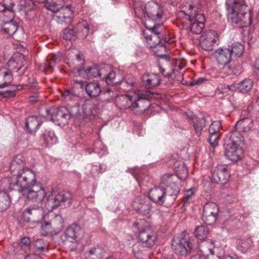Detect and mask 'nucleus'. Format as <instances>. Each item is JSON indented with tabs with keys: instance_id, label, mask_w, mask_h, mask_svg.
<instances>
[{
	"instance_id": "nucleus-50",
	"label": "nucleus",
	"mask_w": 259,
	"mask_h": 259,
	"mask_svg": "<svg viewBox=\"0 0 259 259\" xmlns=\"http://www.w3.org/2000/svg\"><path fill=\"white\" fill-rule=\"evenodd\" d=\"M64 100L66 102L74 101L77 98V96L72 90H66L62 93Z\"/></svg>"
},
{
	"instance_id": "nucleus-38",
	"label": "nucleus",
	"mask_w": 259,
	"mask_h": 259,
	"mask_svg": "<svg viewBox=\"0 0 259 259\" xmlns=\"http://www.w3.org/2000/svg\"><path fill=\"white\" fill-rule=\"evenodd\" d=\"M2 29L5 33L10 35H13L18 30V25L14 21L5 22Z\"/></svg>"
},
{
	"instance_id": "nucleus-61",
	"label": "nucleus",
	"mask_w": 259,
	"mask_h": 259,
	"mask_svg": "<svg viewBox=\"0 0 259 259\" xmlns=\"http://www.w3.org/2000/svg\"><path fill=\"white\" fill-rule=\"evenodd\" d=\"M135 79L134 78L132 77L131 78H128L124 82H123V83H126L127 86H128L130 88L128 90L131 89V88L134 87L135 84Z\"/></svg>"
},
{
	"instance_id": "nucleus-58",
	"label": "nucleus",
	"mask_w": 259,
	"mask_h": 259,
	"mask_svg": "<svg viewBox=\"0 0 259 259\" xmlns=\"http://www.w3.org/2000/svg\"><path fill=\"white\" fill-rule=\"evenodd\" d=\"M38 251H47L48 248L46 244H44L42 239H37L34 245Z\"/></svg>"
},
{
	"instance_id": "nucleus-36",
	"label": "nucleus",
	"mask_w": 259,
	"mask_h": 259,
	"mask_svg": "<svg viewBox=\"0 0 259 259\" xmlns=\"http://www.w3.org/2000/svg\"><path fill=\"white\" fill-rule=\"evenodd\" d=\"M2 188V187L0 186ZM3 189V188H2ZM4 191L0 192V211H4L6 210L10 206L11 200L9 194Z\"/></svg>"
},
{
	"instance_id": "nucleus-35",
	"label": "nucleus",
	"mask_w": 259,
	"mask_h": 259,
	"mask_svg": "<svg viewBox=\"0 0 259 259\" xmlns=\"http://www.w3.org/2000/svg\"><path fill=\"white\" fill-rule=\"evenodd\" d=\"M103 252L104 251L101 247H92L85 254V259H101Z\"/></svg>"
},
{
	"instance_id": "nucleus-9",
	"label": "nucleus",
	"mask_w": 259,
	"mask_h": 259,
	"mask_svg": "<svg viewBox=\"0 0 259 259\" xmlns=\"http://www.w3.org/2000/svg\"><path fill=\"white\" fill-rule=\"evenodd\" d=\"M171 246L177 254L184 257L190 254L192 249V244L188 235L185 232L174 238Z\"/></svg>"
},
{
	"instance_id": "nucleus-22",
	"label": "nucleus",
	"mask_w": 259,
	"mask_h": 259,
	"mask_svg": "<svg viewBox=\"0 0 259 259\" xmlns=\"http://www.w3.org/2000/svg\"><path fill=\"white\" fill-rule=\"evenodd\" d=\"M31 241L27 236L21 237L18 242L14 243L13 247L14 252L18 255H23L26 253L30 248Z\"/></svg>"
},
{
	"instance_id": "nucleus-10",
	"label": "nucleus",
	"mask_w": 259,
	"mask_h": 259,
	"mask_svg": "<svg viewBox=\"0 0 259 259\" xmlns=\"http://www.w3.org/2000/svg\"><path fill=\"white\" fill-rule=\"evenodd\" d=\"M161 26L154 25L143 32V34L146 40L147 47L149 48H158L162 51H165V48L160 44Z\"/></svg>"
},
{
	"instance_id": "nucleus-21",
	"label": "nucleus",
	"mask_w": 259,
	"mask_h": 259,
	"mask_svg": "<svg viewBox=\"0 0 259 259\" xmlns=\"http://www.w3.org/2000/svg\"><path fill=\"white\" fill-rule=\"evenodd\" d=\"M99 109L98 105L91 100L85 101L82 106L81 110L82 112V115H80L79 113H77V118H81L83 116L91 118L94 117L97 113Z\"/></svg>"
},
{
	"instance_id": "nucleus-42",
	"label": "nucleus",
	"mask_w": 259,
	"mask_h": 259,
	"mask_svg": "<svg viewBox=\"0 0 259 259\" xmlns=\"http://www.w3.org/2000/svg\"><path fill=\"white\" fill-rule=\"evenodd\" d=\"M43 139L48 146L53 145L57 142V138L52 131H46L43 135Z\"/></svg>"
},
{
	"instance_id": "nucleus-39",
	"label": "nucleus",
	"mask_w": 259,
	"mask_h": 259,
	"mask_svg": "<svg viewBox=\"0 0 259 259\" xmlns=\"http://www.w3.org/2000/svg\"><path fill=\"white\" fill-rule=\"evenodd\" d=\"M146 247L139 241L133 245V252L137 259L142 258V256Z\"/></svg>"
},
{
	"instance_id": "nucleus-26",
	"label": "nucleus",
	"mask_w": 259,
	"mask_h": 259,
	"mask_svg": "<svg viewBox=\"0 0 259 259\" xmlns=\"http://www.w3.org/2000/svg\"><path fill=\"white\" fill-rule=\"evenodd\" d=\"M83 233L81 227L76 224L69 226L66 230L64 235L67 240L79 239Z\"/></svg>"
},
{
	"instance_id": "nucleus-49",
	"label": "nucleus",
	"mask_w": 259,
	"mask_h": 259,
	"mask_svg": "<svg viewBox=\"0 0 259 259\" xmlns=\"http://www.w3.org/2000/svg\"><path fill=\"white\" fill-rule=\"evenodd\" d=\"M17 7L19 11H24L25 14L27 12V10L30 9L32 2L30 0H20L17 3Z\"/></svg>"
},
{
	"instance_id": "nucleus-18",
	"label": "nucleus",
	"mask_w": 259,
	"mask_h": 259,
	"mask_svg": "<svg viewBox=\"0 0 259 259\" xmlns=\"http://www.w3.org/2000/svg\"><path fill=\"white\" fill-rule=\"evenodd\" d=\"M230 174L225 165H219L213 170L211 181L215 184H225L229 180Z\"/></svg>"
},
{
	"instance_id": "nucleus-60",
	"label": "nucleus",
	"mask_w": 259,
	"mask_h": 259,
	"mask_svg": "<svg viewBox=\"0 0 259 259\" xmlns=\"http://www.w3.org/2000/svg\"><path fill=\"white\" fill-rule=\"evenodd\" d=\"M219 259H239V256L234 253L224 254L223 256L219 257Z\"/></svg>"
},
{
	"instance_id": "nucleus-11",
	"label": "nucleus",
	"mask_w": 259,
	"mask_h": 259,
	"mask_svg": "<svg viewBox=\"0 0 259 259\" xmlns=\"http://www.w3.org/2000/svg\"><path fill=\"white\" fill-rule=\"evenodd\" d=\"M89 32V25L86 21H80L73 28H66L63 30L61 36L65 40H70L74 36L84 39L87 37Z\"/></svg>"
},
{
	"instance_id": "nucleus-30",
	"label": "nucleus",
	"mask_w": 259,
	"mask_h": 259,
	"mask_svg": "<svg viewBox=\"0 0 259 259\" xmlns=\"http://www.w3.org/2000/svg\"><path fill=\"white\" fill-rule=\"evenodd\" d=\"M134 96L123 95L116 99L117 106L120 109L131 108L133 110Z\"/></svg>"
},
{
	"instance_id": "nucleus-5",
	"label": "nucleus",
	"mask_w": 259,
	"mask_h": 259,
	"mask_svg": "<svg viewBox=\"0 0 259 259\" xmlns=\"http://www.w3.org/2000/svg\"><path fill=\"white\" fill-rule=\"evenodd\" d=\"M64 2V0H46L44 6L47 9L56 13V17L58 22L68 23L71 21L73 11L69 5L63 7Z\"/></svg>"
},
{
	"instance_id": "nucleus-48",
	"label": "nucleus",
	"mask_w": 259,
	"mask_h": 259,
	"mask_svg": "<svg viewBox=\"0 0 259 259\" xmlns=\"http://www.w3.org/2000/svg\"><path fill=\"white\" fill-rule=\"evenodd\" d=\"M93 150L94 152L102 155L106 153L107 148L100 140H97L94 144Z\"/></svg>"
},
{
	"instance_id": "nucleus-13",
	"label": "nucleus",
	"mask_w": 259,
	"mask_h": 259,
	"mask_svg": "<svg viewBox=\"0 0 259 259\" xmlns=\"http://www.w3.org/2000/svg\"><path fill=\"white\" fill-rule=\"evenodd\" d=\"M178 178L177 176L170 174L164 175L161 178V185H165L168 197H171L173 200H175L178 194L180 188L177 184Z\"/></svg>"
},
{
	"instance_id": "nucleus-25",
	"label": "nucleus",
	"mask_w": 259,
	"mask_h": 259,
	"mask_svg": "<svg viewBox=\"0 0 259 259\" xmlns=\"http://www.w3.org/2000/svg\"><path fill=\"white\" fill-rule=\"evenodd\" d=\"M215 57L220 65H226L229 64L232 59L230 52V49L227 48H220L214 52Z\"/></svg>"
},
{
	"instance_id": "nucleus-62",
	"label": "nucleus",
	"mask_w": 259,
	"mask_h": 259,
	"mask_svg": "<svg viewBox=\"0 0 259 259\" xmlns=\"http://www.w3.org/2000/svg\"><path fill=\"white\" fill-rule=\"evenodd\" d=\"M194 80L195 81V84L198 85L205 84L207 81V79H206V77H199L198 79Z\"/></svg>"
},
{
	"instance_id": "nucleus-47",
	"label": "nucleus",
	"mask_w": 259,
	"mask_h": 259,
	"mask_svg": "<svg viewBox=\"0 0 259 259\" xmlns=\"http://www.w3.org/2000/svg\"><path fill=\"white\" fill-rule=\"evenodd\" d=\"M0 76L4 78V82L0 83V89H3L7 87L13 80L12 73L10 71H5L3 73H0Z\"/></svg>"
},
{
	"instance_id": "nucleus-37",
	"label": "nucleus",
	"mask_w": 259,
	"mask_h": 259,
	"mask_svg": "<svg viewBox=\"0 0 259 259\" xmlns=\"http://www.w3.org/2000/svg\"><path fill=\"white\" fill-rule=\"evenodd\" d=\"M227 48L230 49V52L232 57H240L244 51L243 46L239 42L233 43L231 46Z\"/></svg>"
},
{
	"instance_id": "nucleus-15",
	"label": "nucleus",
	"mask_w": 259,
	"mask_h": 259,
	"mask_svg": "<svg viewBox=\"0 0 259 259\" xmlns=\"http://www.w3.org/2000/svg\"><path fill=\"white\" fill-rule=\"evenodd\" d=\"M43 209L37 205H32L27 207L22 213V218L26 222L35 223L42 218Z\"/></svg>"
},
{
	"instance_id": "nucleus-3",
	"label": "nucleus",
	"mask_w": 259,
	"mask_h": 259,
	"mask_svg": "<svg viewBox=\"0 0 259 259\" xmlns=\"http://www.w3.org/2000/svg\"><path fill=\"white\" fill-rule=\"evenodd\" d=\"M226 5L228 19L232 22L238 23L242 22L246 25L251 24L250 14L247 13V6L243 1L227 0Z\"/></svg>"
},
{
	"instance_id": "nucleus-20",
	"label": "nucleus",
	"mask_w": 259,
	"mask_h": 259,
	"mask_svg": "<svg viewBox=\"0 0 259 259\" xmlns=\"http://www.w3.org/2000/svg\"><path fill=\"white\" fill-rule=\"evenodd\" d=\"M142 85L146 89H153L161 83L160 76L157 73H145L142 76Z\"/></svg>"
},
{
	"instance_id": "nucleus-46",
	"label": "nucleus",
	"mask_w": 259,
	"mask_h": 259,
	"mask_svg": "<svg viewBox=\"0 0 259 259\" xmlns=\"http://www.w3.org/2000/svg\"><path fill=\"white\" fill-rule=\"evenodd\" d=\"M104 80L109 85L115 84L120 81V79L118 78L115 72L112 69L108 72V74Z\"/></svg>"
},
{
	"instance_id": "nucleus-16",
	"label": "nucleus",
	"mask_w": 259,
	"mask_h": 259,
	"mask_svg": "<svg viewBox=\"0 0 259 259\" xmlns=\"http://www.w3.org/2000/svg\"><path fill=\"white\" fill-rule=\"evenodd\" d=\"M145 16L153 21H160L163 15L162 8L155 1L150 2L147 4L145 5Z\"/></svg>"
},
{
	"instance_id": "nucleus-6",
	"label": "nucleus",
	"mask_w": 259,
	"mask_h": 259,
	"mask_svg": "<svg viewBox=\"0 0 259 259\" xmlns=\"http://www.w3.org/2000/svg\"><path fill=\"white\" fill-rule=\"evenodd\" d=\"M199 2V0H193L188 5L189 10L190 11L188 19L190 23V30L194 34H199L202 32L205 22L203 15L196 14L200 9Z\"/></svg>"
},
{
	"instance_id": "nucleus-34",
	"label": "nucleus",
	"mask_w": 259,
	"mask_h": 259,
	"mask_svg": "<svg viewBox=\"0 0 259 259\" xmlns=\"http://www.w3.org/2000/svg\"><path fill=\"white\" fill-rule=\"evenodd\" d=\"M16 2L15 0H12L8 5V7L4 11L3 13V16L0 19L5 22L8 21H13L14 18V11L16 9L15 8Z\"/></svg>"
},
{
	"instance_id": "nucleus-59",
	"label": "nucleus",
	"mask_w": 259,
	"mask_h": 259,
	"mask_svg": "<svg viewBox=\"0 0 259 259\" xmlns=\"http://www.w3.org/2000/svg\"><path fill=\"white\" fill-rule=\"evenodd\" d=\"M12 1V0H4L5 3H0V18L3 16V13H4V11L7 7H8L10 2Z\"/></svg>"
},
{
	"instance_id": "nucleus-23",
	"label": "nucleus",
	"mask_w": 259,
	"mask_h": 259,
	"mask_svg": "<svg viewBox=\"0 0 259 259\" xmlns=\"http://www.w3.org/2000/svg\"><path fill=\"white\" fill-rule=\"evenodd\" d=\"M221 127V122L220 121H214L210 125L209 132L208 141L212 147H214L218 143L220 139V130Z\"/></svg>"
},
{
	"instance_id": "nucleus-24",
	"label": "nucleus",
	"mask_w": 259,
	"mask_h": 259,
	"mask_svg": "<svg viewBox=\"0 0 259 259\" xmlns=\"http://www.w3.org/2000/svg\"><path fill=\"white\" fill-rule=\"evenodd\" d=\"M46 118V116H31L28 117L25 122V126L27 131L29 133L35 132Z\"/></svg>"
},
{
	"instance_id": "nucleus-43",
	"label": "nucleus",
	"mask_w": 259,
	"mask_h": 259,
	"mask_svg": "<svg viewBox=\"0 0 259 259\" xmlns=\"http://www.w3.org/2000/svg\"><path fill=\"white\" fill-rule=\"evenodd\" d=\"M253 85V81L250 79H245L242 81L237 84L236 88L238 89L242 93H245L249 91Z\"/></svg>"
},
{
	"instance_id": "nucleus-29",
	"label": "nucleus",
	"mask_w": 259,
	"mask_h": 259,
	"mask_svg": "<svg viewBox=\"0 0 259 259\" xmlns=\"http://www.w3.org/2000/svg\"><path fill=\"white\" fill-rule=\"evenodd\" d=\"M236 248L242 253L249 251L253 247V242L250 238L238 239L236 241Z\"/></svg>"
},
{
	"instance_id": "nucleus-2",
	"label": "nucleus",
	"mask_w": 259,
	"mask_h": 259,
	"mask_svg": "<svg viewBox=\"0 0 259 259\" xmlns=\"http://www.w3.org/2000/svg\"><path fill=\"white\" fill-rule=\"evenodd\" d=\"M253 126V120L248 117L244 118L236 123L235 130L227 134L224 139V147L226 157L232 161L241 159L243 149L241 144L243 137L240 132L250 131Z\"/></svg>"
},
{
	"instance_id": "nucleus-63",
	"label": "nucleus",
	"mask_w": 259,
	"mask_h": 259,
	"mask_svg": "<svg viewBox=\"0 0 259 259\" xmlns=\"http://www.w3.org/2000/svg\"><path fill=\"white\" fill-rule=\"evenodd\" d=\"M38 93H35L33 95L30 96L29 101L30 103L34 104L38 101Z\"/></svg>"
},
{
	"instance_id": "nucleus-31",
	"label": "nucleus",
	"mask_w": 259,
	"mask_h": 259,
	"mask_svg": "<svg viewBox=\"0 0 259 259\" xmlns=\"http://www.w3.org/2000/svg\"><path fill=\"white\" fill-rule=\"evenodd\" d=\"M57 222L62 226V219L60 215H56L55 217L51 220L50 222H45L41 224V227L45 231V234L42 233L44 236L51 232L52 228H57Z\"/></svg>"
},
{
	"instance_id": "nucleus-52",
	"label": "nucleus",
	"mask_w": 259,
	"mask_h": 259,
	"mask_svg": "<svg viewBox=\"0 0 259 259\" xmlns=\"http://www.w3.org/2000/svg\"><path fill=\"white\" fill-rule=\"evenodd\" d=\"M195 190L196 189L195 188L192 187L185 191L183 198V201L185 203H189L192 200L194 196Z\"/></svg>"
},
{
	"instance_id": "nucleus-12",
	"label": "nucleus",
	"mask_w": 259,
	"mask_h": 259,
	"mask_svg": "<svg viewBox=\"0 0 259 259\" xmlns=\"http://www.w3.org/2000/svg\"><path fill=\"white\" fill-rule=\"evenodd\" d=\"M151 93L146 91H137L134 93L133 110L138 109V111L143 112L147 110L150 105L149 99Z\"/></svg>"
},
{
	"instance_id": "nucleus-27",
	"label": "nucleus",
	"mask_w": 259,
	"mask_h": 259,
	"mask_svg": "<svg viewBox=\"0 0 259 259\" xmlns=\"http://www.w3.org/2000/svg\"><path fill=\"white\" fill-rule=\"evenodd\" d=\"M26 168L21 155H17L10 165V170L13 177H16Z\"/></svg>"
},
{
	"instance_id": "nucleus-14",
	"label": "nucleus",
	"mask_w": 259,
	"mask_h": 259,
	"mask_svg": "<svg viewBox=\"0 0 259 259\" xmlns=\"http://www.w3.org/2000/svg\"><path fill=\"white\" fill-rule=\"evenodd\" d=\"M219 211L218 206L215 203H206L203 207L202 219L206 224L211 225L216 221Z\"/></svg>"
},
{
	"instance_id": "nucleus-17",
	"label": "nucleus",
	"mask_w": 259,
	"mask_h": 259,
	"mask_svg": "<svg viewBox=\"0 0 259 259\" xmlns=\"http://www.w3.org/2000/svg\"><path fill=\"white\" fill-rule=\"evenodd\" d=\"M218 34L214 30H208L203 33L199 39L200 47L204 50L210 51L212 50V46L217 44Z\"/></svg>"
},
{
	"instance_id": "nucleus-54",
	"label": "nucleus",
	"mask_w": 259,
	"mask_h": 259,
	"mask_svg": "<svg viewBox=\"0 0 259 259\" xmlns=\"http://www.w3.org/2000/svg\"><path fill=\"white\" fill-rule=\"evenodd\" d=\"M60 61V59L56 55H54L51 60L47 61L45 64V69L50 70L51 71L53 70L54 67L57 63Z\"/></svg>"
},
{
	"instance_id": "nucleus-64",
	"label": "nucleus",
	"mask_w": 259,
	"mask_h": 259,
	"mask_svg": "<svg viewBox=\"0 0 259 259\" xmlns=\"http://www.w3.org/2000/svg\"><path fill=\"white\" fill-rule=\"evenodd\" d=\"M254 72L257 75L259 76V59L255 61L254 65Z\"/></svg>"
},
{
	"instance_id": "nucleus-57",
	"label": "nucleus",
	"mask_w": 259,
	"mask_h": 259,
	"mask_svg": "<svg viewBox=\"0 0 259 259\" xmlns=\"http://www.w3.org/2000/svg\"><path fill=\"white\" fill-rule=\"evenodd\" d=\"M18 90V87H16L15 85H12L10 87V90L4 91L2 94L6 98L13 97L15 96V92Z\"/></svg>"
},
{
	"instance_id": "nucleus-51",
	"label": "nucleus",
	"mask_w": 259,
	"mask_h": 259,
	"mask_svg": "<svg viewBox=\"0 0 259 259\" xmlns=\"http://www.w3.org/2000/svg\"><path fill=\"white\" fill-rule=\"evenodd\" d=\"M169 77L178 82H182L183 80V73H181L177 69V66H175V68L171 70L170 73Z\"/></svg>"
},
{
	"instance_id": "nucleus-33",
	"label": "nucleus",
	"mask_w": 259,
	"mask_h": 259,
	"mask_svg": "<svg viewBox=\"0 0 259 259\" xmlns=\"http://www.w3.org/2000/svg\"><path fill=\"white\" fill-rule=\"evenodd\" d=\"M193 126L194 131L198 138L201 135L202 129L205 126L206 119L202 116L194 117L193 119Z\"/></svg>"
},
{
	"instance_id": "nucleus-28",
	"label": "nucleus",
	"mask_w": 259,
	"mask_h": 259,
	"mask_svg": "<svg viewBox=\"0 0 259 259\" xmlns=\"http://www.w3.org/2000/svg\"><path fill=\"white\" fill-rule=\"evenodd\" d=\"M133 206L137 211L143 214H149L151 209L150 202L145 200L137 199L134 202Z\"/></svg>"
},
{
	"instance_id": "nucleus-45",
	"label": "nucleus",
	"mask_w": 259,
	"mask_h": 259,
	"mask_svg": "<svg viewBox=\"0 0 259 259\" xmlns=\"http://www.w3.org/2000/svg\"><path fill=\"white\" fill-rule=\"evenodd\" d=\"M87 169L90 170L91 175H95L105 171L106 166L103 164L99 165L90 164L88 165Z\"/></svg>"
},
{
	"instance_id": "nucleus-40",
	"label": "nucleus",
	"mask_w": 259,
	"mask_h": 259,
	"mask_svg": "<svg viewBox=\"0 0 259 259\" xmlns=\"http://www.w3.org/2000/svg\"><path fill=\"white\" fill-rule=\"evenodd\" d=\"M209 230L206 226L201 225L197 226L195 230V237L199 240H203L206 238Z\"/></svg>"
},
{
	"instance_id": "nucleus-56",
	"label": "nucleus",
	"mask_w": 259,
	"mask_h": 259,
	"mask_svg": "<svg viewBox=\"0 0 259 259\" xmlns=\"http://www.w3.org/2000/svg\"><path fill=\"white\" fill-rule=\"evenodd\" d=\"M111 69V66L109 65H106L103 67L99 68V77L101 79H105L106 77L108 72Z\"/></svg>"
},
{
	"instance_id": "nucleus-44",
	"label": "nucleus",
	"mask_w": 259,
	"mask_h": 259,
	"mask_svg": "<svg viewBox=\"0 0 259 259\" xmlns=\"http://www.w3.org/2000/svg\"><path fill=\"white\" fill-rule=\"evenodd\" d=\"M134 9L135 14L138 17H141L143 16L145 17V6H144L141 2H135L134 5Z\"/></svg>"
},
{
	"instance_id": "nucleus-55",
	"label": "nucleus",
	"mask_w": 259,
	"mask_h": 259,
	"mask_svg": "<svg viewBox=\"0 0 259 259\" xmlns=\"http://www.w3.org/2000/svg\"><path fill=\"white\" fill-rule=\"evenodd\" d=\"M88 68L89 79L99 76V68L97 65H93V66L88 67Z\"/></svg>"
},
{
	"instance_id": "nucleus-41",
	"label": "nucleus",
	"mask_w": 259,
	"mask_h": 259,
	"mask_svg": "<svg viewBox=\"0 0 259 259\" xmlns=\"http://www.w3.org/2000/svg\"><path fill=\"white\" fill-rule=\"evenodd\" d=\"M68 248L71 252L79 253L82 250L84 246L83 244L79 241V239L68 240Z\"/></svg>"
},
{
	"instance_id": "nucleus-19",
	"label": "nucleus",
	"mask_w": 259,
	"mask_h": 259,
	"mask_svg": "<svg viewBox=\"0 0 259 259\" xmlns=\"http://www.w3.org/2000/svg\"><path fill=\"white\" fill-rule=\"evenodd\" d=\"M149 199L154 203L161 205L163 204L167 196L165 188L162 186L151 189L148 193Z\"/></svg>"
},
{
	"instance_id": "nucleus-7",
	"label": "nucleus",
	"mask_w": 259,
	"mask_h": 259,
	"mask_svg": "<svg viewBox=\"0 0 259 259\" xmlns=\"http://www.w3.org/2000/svg\"><path fill=\"white\" fill-rule=\"evenodd\" d=\"M72 202V195L69 192H60L53 190L47 199L45 207L49 211H52L59 206L67 207Z\"/></svg>"
},
{
	"instance_id": "nucleus-53",
	"label": "nucleus",
	"mask_w": 259,
	"mask_h": 259,
	"mask_svg": "<svg viewBox=\"0 0 259 259\" xmlns=\"http://www.w3.org/2000/svg\"><path fill=\"white\" fill-rule=\"evenodd\" d=\"M73 73L75 75L80 76L83 79H89L88 67L86 69L74 67L73 69Z\"/></svg>"
},
{
	"instance_id": "nucleus-1",
	"label": "nucleus",
	"mask_w": 259,
	"mask_h": 259,
	"mask_svg": "<svg viewBox=\"0 0 259 259\" xmlns=\"http://www.w3.org/2000/svg\"><path fill=\"white\" fill-rule=\"evenodd\" d=\"M36 184V174L26 167L16 177L5 178L0 181V186L5 190H16L24 197L32 201L41 202L46 196L44 188H34Z\"/></svg>"
},
{
	"instance_id": "nucleus-8",
	"label": "nucleus",
	"mask_w": 259,
	"mask_h": 259,
	"mask_svg": "<svg viewBox=\"0 0 259 259\" xmlns=\"http://www.w3.org/2000/svg\"><path fill=\"white\" fill-rule=\"evenodd\" d=\"M145 223V220H140L136 222L134 225L139 230V241L147 248H150L156 244L157 236L149 225L144 226Z\"/></svg>"
},
{
	"instance_id": "nucleus-4",
	"label": "nucleus",
	"mask_w": 259,
	"mask_h": 259,
	"mask_svg": "<svg viewBox=\"0 0 259 259\" xmlns=\"http://www.w3.org/2000/svg\"><path fill=\"white\" fill-rule=\"evenodd\" d=\"M77 106L70 107H61L60 108L52 107L46 109V118L50 119L56 124L64 126L68 124L69 120L73 117H78Z\"/></svg>"
},
{
	"instance_id": "nucleus-32",
	"label": "nucleus",
	"mask_w": 259,
	"mask_h": 259,
	"mask_svg": "<svg viewBox=\"0 0 259 259\" xmlns=\"http://www.w3.org/2000/svg\"><path fill=\"white\" fill-rule=\"evenodd\" d=\"M87 95L91 98H96L100 95L101 93V86L98 82H88L85 87Z\"/></svg>"
}]
</instances>
